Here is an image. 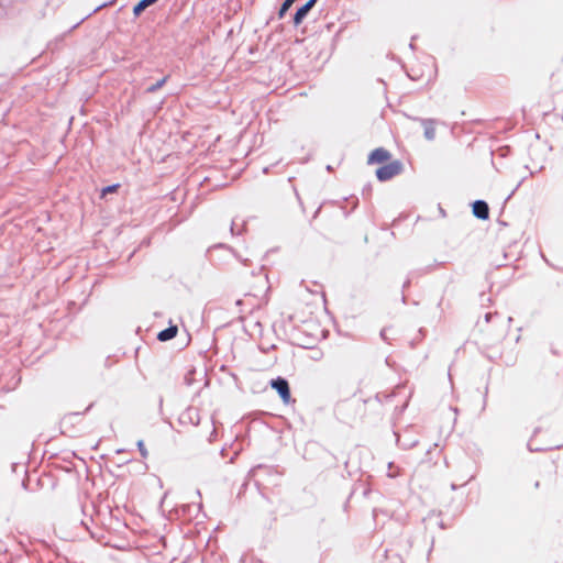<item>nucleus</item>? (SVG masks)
<instances>
[{"label": "nucleus", "instance_id": "obj_1", "mask_svg": "<svg viewBox=\"0 0 563 563\" xmlns=\"http://www.w3.org/2000/svg\"><path fill=\"white\" fill-rule=\"evenodd\" d=\"M401 165L398 162H393L385 166L379 167L376 170V176L379 180L385 181L400 173Z\"/></svg>", "mask_w": 563, "mask_h": 563}, {"label": "nucleus", "instance_id": "obj_2", "mask_svg": "<svg viewBox=\"0 0 563 563\" xmlns=\"http://www.w3.org/2000/svg\"><path fill=\"white\" fill-rule=\"evenodd\" d=\"M272 387L277 390L285 404L290 401V391L287 380L283 378L274 379L272 380Z\"/></svg>", "mask_w": 563, "mask_h": 563}, {"label": "nucleus", "instance_id": "obj_3", "mask_svg": "<svg viewBox=\"0 0 563 563\" xmlns=\"http://www.w3.org/2000/svg\"><path fill=\"white\" fill-rule=\"evenodd\" d=\"M317 0H309L305 5L300 7L294 18V22L296 25L300 24L305 16L308 14V12L312 9V7L316 4Z\"/></svg>", "mask_w": 563, "mask_h": 563}, {"label": "nucleus", "instance_id": "obj_4", "mask_svg": "<svg viewBox=\"0 0 563 563\" xmlns=\"http://www.w3.org/2000/svg\"><path fill=\"white\" fill-rule=\"evenodd\" d=\"M473 213L478 219H487L488 218V206L485 201L477 200L473 203Z\"/></svg>", "mask_w": 563, "mask_h": 563}, {"label": "nucleus", "instance_id": "obj_5", "mask_svg": "<svg viewBox=\"0 0 563 563\" xmlns=\"http://www.w3.org/2000/svg\"><path fill=\"white\" fill-rule=\"evenodd\" d=\"M389 158V153L384 148L374 150L368 156V163H383Z\"/></svg>", "mask_w": 563, "mask_h": 563}, {"label": "nucleus", "instance_id": "obj_6", "mask_svg": "<svg viewBox=\"0 0 563 563\" xmlns=\"http://www.w3.org/2000/svg\"><path fill=\"white\" fill-rule=\"evenodd\" d=\"M422 125L424 129V136L427 140H433L435 135V125L432 120H424L422 121Z\"/></svg>", "mask_w": 563, "mask_h": 563}, {"label": "nucleus", "instance_id": "obj_7", "mask_svg": "<svg viewBox=\"0 0 563 563\" xmlns=\"http://www.w3.org/2000/svg\"><path fill=\"white\" fill-rule=\"evenodd\" d=\"M177 334V327L175 325H172L163 331H161L157 335V339L159 341H168L170 339H173L175 335Z\"/></svg>", "mask_w": 563, "mask_h": 563}, {"label": "nucleus", "instance_id": "obj_8", "mask_svg": "<svg viewBox=\"0 0 563 563\" xmlns=\"http://www.w3.org/2000/svg\"><path fill=\"white\" fill-rule=\"evenodd\" d=\"M157 0H141L134 8L133 13L140 15L147 7L154 4Z\"/></svg>", "mask_w": 563, "mask_h": 563}, {"label": "nucleus", "instance_id": "obj_9", "mask_svg": "<svg viewBox=\"0 0 563 563\" xmlns=\"http://www.w3.org/2000/svg\"><path fill=\"white\" fill-rule=\"evenodd\" d=\"M166 80H167V78H166V77H165V78H163V79H161V80H158L156 84H154V85L150 86V87L146 89V91H147V92H154V91H156L157 89H159V88H162V87L164 86V84L166 82Z\"/></svg>", "mask_w": 563, "mask_h": 563}, {"label": "nucleus", "instance_id": "obj_10", "mask_svg": "<svg viewBox=\"0 0 563 563\" xmlns=\"http://www.w3.org/2000/svg\"><path fill=\"white\" fill-rule=\"evenodd\" d=\"M294 2H295V0H285L279 10V15L283 16L288 11V9L292 5Z\"/></svg>", "mask_w": 563, "mask_h": 563}, {"label": "nucleus", "instance_id": "obj_11", "mask_svg": "<svg viewBox=\"0 0 563 563\" xmlns=\"http://www.w3.org/2000/svg\"><path fill=\"white\" fill-rule=\"evenodd\" d=\"M137 446H139V449H140V452H141V454H142V456H143V457H146V456H147V451H146V449L144 448V443H143V441H139V442H137Z\"/></svg>", "mask_w": 563, "mask_h": 563}, {"label": "nucleus", "instance_id": "obj_12", "mask_svg": "<svg viewBox=\"0 0 563 563\" xmlns=\"http://www.w3.org/2000/svg\"><path fill=\"white\" fill-rule=\"evenodd\" d=\"M115 189V186H110V187H107L104 190H103V194L106 192H111Z\"/></svg>", "mask_w": 563, "mask_h": 563}]
</instances>
